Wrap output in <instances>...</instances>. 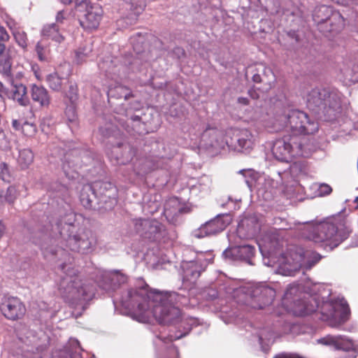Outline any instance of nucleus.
Returning a JSON list of instances; mask_svg holds the SVG:
<instances>
[{
	"label": "nucleus",
	"mask_w": 358,
	"mask_h": 358,
	"mask_svg": "<svg viewBox=\"0 0 358 358\" xmlns=\"http://www.w3.org/2000/svg\"><path fill=\"white\" fill-rule=\"evenodd\" d=\"M76 10L80 13L79 22L86 31L96 30L102 19L103 10L99 5H92L90 0H78Z\"/></svg>",
	"instance_id": "10"
},
{
	"label": "nucleus",
	"mask_w": 358,
	"mask_h": 358,
	"mask_svg": "<svg viewBox=\"0 0 358 358\" xmlns=\"http://www.w3.org/2000/svg\"><path fill=\"white\" fill-rule=\"evenodd\" d=\"M67 238L66 247L73 252L88 254L92 252L96 245V236L92 231L86 228H79L76 230V227L71 222L65 223L60 230V234Z\"/></svg>",
	"instance_id": "5"
},
{
	"label": "nucleus",
	"mask_w": 358,
	"mask_h": 358,
	"mask_svg": "<svg viewBox=\"0 0 358 358\" xmlns=\"http://www.w3.org/2000/svg\"><path fill=\"white\" fill-rule=\"evenodd\" d=\"M7 172L8 171V166L6 164H1V180H8L9 181L8 179L6 178L4 175H5V172Z\"/></svg>",
	"instance_id": "41"
},
{
	"label": "nucleus",
	"mask_w": 358,
	"mask_h": 358,
	"mask_svg": "<svg viewBox=\"0 0 358 358\" xmlns=\"http://www.w3.org/2000/svg\"><path fill=\"white\" fill-rule=\"evenodd\" d=\"M139 117L138 116H136L135 118H134V120H138Z\"/></svg>",
	"instance_id": "54"
},
{
	"label": "nucleus",
	"mask_w": 358,
	"mask_h": 358,
	"mask_svg": "<svg viewBox=\"0 0 358 358\" xmlns=\"http://www.w3.org/2000/svg\"><path fill=\"white\" fill-rule=\"evenodd\" d=\"M300 293V287L297 284H292L289 285L283 296L282 301L284 303H288L289 302L293 301L294 303L297 306H303L302 308H299L298 310H295V313L299 315H308L310 313L315 310V308L313 306L310 307L306 301L299 300L295 299L296 296L299 295Z\"/></svg>",
	"instance_id": "13"
},
{
	"label": "nucleus",
	"mask_w": 358,
	"mask_h": 358,
	"mask_svg": "<svg viewBox=\"0 0 358 358\" xmlns=\"http://www.w3.org/2000/svg\"><path fill=\"white\" fill-rule=\"evenodd\" d=\"M101 185L104 186H106V185H110V183L102 182Z\"/></svg>",
	"instance_id": "53"
},
{
	"label": "nucleus",
	"mask_w": 358,
	"mask_h": 358,
	"mask_svg": "<svg viewBox=\"0 0 358 358\" xmlns=\"http://www.w3.org/2000/svg\"><path fill=\"white\" fill-rule=\"evenodd\" d=\"M113 92H115L114 96H116L117 98L123 97L125 100H128L134 96L130 89L123 85L115 87Z\"/></svg>",
	"instance_id": "29"
},
{
	"label": "nucleus",
	"mask_w": 358,
	"mask_h": 358,
	"mask_svg": "<svg viewBox=\"0 0 358 358\" xmlns=\"http://www.w3.org/2000/svg\"><path fill=\"white\" fill-rule=\"evenodd\" d=\"M349 233L341 220L331 218L319 223H307L304 226L303 236L321 244L325 250H332L348 238Z\"/></svg>",
	"instance_id": "2"
},
{
	"label": "nucleus",
	"mask_w": 358,
	"mask_h": 358,
	"mask_svg": "<svg viewBox=\"0 0 358 358\" xmlns=\"http://www.w3.org/2000/svg\"><path fill=\"white\" fill-rule=\"evenodd\" d=\"M41 34L43 37L59 43L64 41V36L60 31L59 25L56 23L45 24L42 29Z\"/></svg>",
	"instance_id": "23"
},
{
	"label": "nucleus",
	"mask_w": 358,
	"mask_h": 358,
	"mask_svg": "<svg viewBox=\"0 0 358 358\" xmlns=\"http://www.w3.org/2000/svg\"><path fill=\"white\" fill-rule=\"evenodd\" d=\"M153 169H154V166H150L145 164V166L144 168L141 169V170H137V171L135 170V171H136V174L137 176H140V175L145 174V173L150 172Z\"/></svg>",
	"instance_id": "38"
},
{
	"label": "nucleus",
	"mask_w": 358,
	"mask_h": 358,
	"mask_svg": "<svg viewBox=\"0 0 358 358\" xmlns=\"http://www.w3.org/2000/svg\"><path fill=\"white\" fill-rule=\"evenodd\" d=\"M236 141L242 150H250L254 145L252 134L248 129H242L236 135Z\"/></svg>",
	"instance_id": "24"
},
{
	"label": "nucleus",
	"mask_w": 358,
	"mask_h": 358,
	"mask_svg": "<svg viewBox=\"0 0 358 358\" xmlns=\"http://www.w3.org/2000/svg\"><path fill=\"white\" fill-rule=\"evenodd\" d=\"M283 258L282 268L286 272V275H294L302 268L306 270L310 269L320 262L322 256L311 250H304L302 248L293 247L289 249Z\"/></svg>",
	"instance_id": "6"
},
{
	"label": "nucleus",
	"mask_w": 358,
	"mask_h": 358,
	"mask_svg": "<svg viewBox=\"0 0 358 358\" xmlns=\"http://www.w3.org/2000/svg\"><path fill=\"white\" fill-rule=\"evenodd\" d=\"M135 229L145 238L154 240L160 232V226L155 220L139 219L136 220Z\"/></svg>",
	"instance_id": "15"
},
{
	"label": "nucleus",
	"mask_w": 358,
	"mask_h": 358,
	"mask_svg": "<svg viewBox=\"0 0 358 358\" xmlns=\"http://www.w3.org/2000/svg\"><path fill=\"white\" fill-rule=\"evenodd\" d=\"M12 124H13V127L16 129V130H18L20 127V122L16 120H14L12 122Z\"/></svg>",
	"instance_id": "49"
},
{
	"label": "nucleus",
	"mask_w": 358,
	"mask_h": 358,
	"mask_svg": "<svg viewBox=\"0 0 358 358\" xmlns=\"http://www.w3.org/2000/svg\"><path fill=\"white\" fill-rule=\"evenodd\" d=\"M326 306L330 310L327 319L329 320L331 327H338L349 319L350 310L346 301H341L333 304H327Z\"/></svg>",
	"instance_id": "11"
},
{
	"label": "nucleus",
	"mask_w": 358,
	"mask_h": 358,
	"mask_svg": "<svg viewBox=\"0 0 358 358\" xmlns=\"http://www.w3.org/2000/svg\"><path fill=\"white\" fill-rule=\"evenodd\" d=\"M251 296L257 302V304H252V306L255 308L262 309L273 302L275 292L273 288L264 284H258L251 291Z\"/></svg>",
	"instance_id": "12"
},
{
	"label": "nucleus",
	"mask_w": 358,
	"mask_h": 358,
	"mask_svg": "<svg viewBox=\"0 0 358 358\" xmlns=\"http://www.w3.org/2000/svg\"><path fill=\"white\" fill-rule=\"evenodd\" d=\"M78 104H68L65 110V115L69 122H74L77 118L76 107Z\"/></svg>",
	"instance_id": "31"
},
{
	"label": "nucleus",
	"mask_w": 358,
	"mask_h": 358,
	"mask_svg": "<svg viewBox=\"0 0 358 358\" xmlns=\"http://www.w3.org/2000/svg\"><path fill=\"white\" fill-rule=\"evenodd\" d=\"M15 54L14 48H8L6 52L5 45L1 44V61L4 59L2 74L5 78L4 83H1V92L20 106H27L30 103L27 87L14 79L11 69V59Z\"/></svg>",
	"instance_id": "4"
},
{
	"label": "nucleus",
	"mask_w": 358,
	"mask_h": 358,
	"mask_svg": "<svg viewBox=\"0 0 358 358\" xmlns=\"http://www.w3.org/2000/svg\"><path fill=\"white\" fill-rule=\"evenodd\" d=\"M171 203H177V201L176 200H171L169 201L167 203H166L165 205V210H169V206L171 204Z\"/></svg>",
	"instance_id": "50"
},
{
	"label": "nucleus",
	"mask_w": 358,
	"mask_h": 358,
	"mask_svg": "<svg viewBox=\"0 0 358 358\" xmlns=\"http://www.w3.org/2000/svg\"><path fill=\"white\" fill-rule=\"evenodd\" d=\"M32 69L33 71H34V75L36 76V78L38 80H41V75L38 71V67L37 66H32Z\"/></svg>",
	"instance_id": "47"
},
{
	"label": "nucleus",
	"mask_w": 358,
	"mask_h": 358,
	"mask_svg": "<svg viewBox=\"0 0 358 358\" xmlns=\"http://www.w3.org/2000/svg\"><path fill=\"white\" fill-rule=\"evenodd\" d=\"M173 352V355H174V356L177 357V353H178V352H177V351H176V350H173V352Z\"/></svg>",
	"instance_id": "52"
},
{
	"label": "nucleus",
	"mask_w": 358,
	"mask_h": 358,
	"mask_svg": "<svg viewBox=\"0 0 358 358\" xmlns=\"http://www.w3.org/2000/svg\"><path fill=\"white\" fill-rule=\"evenodd\" d=\"M61 270L65 273L59 283V293L65 300L71 301L87 295V290L78 275L77 270L66 264L61 265Z\"/></svg>",
	"instance_id": "7"
},
{
	"label": "nucleus",
	"mask_w": 358,
	"mask_h": 358,
	"mask_svg": "<svg viewBox=\"0 0 358 358\" xmlns=\"http://www.w3.org/2000/svg\"><path fill=\"white\" fill-rule=\"evenodd\" d=\"M9 39V35L6 30L1 27V41H6Z\"/></svg>",
	"instance_id": "45"
},
{
	"label": "nucleus",
	"mask_w": 358,
	"mask_h": 358,
	"mask_svg": "<svg viewBox=\"0 0 358 358\" xmlns=\"http://www.w3.org/2000/svg\"><path fill=\"white\" fill-rule=\"evenodd\" d=\"M287 124L298 134L313 135L319 130V123L314 117L299 110H290L285 115Z\"/></svg>",
	"instance_id": "9"
},
{
	"label": "nucleus",
	"mask_w": 358,
	"mask_h": 358,
	"mask_svg": "<svg viewBox=\"0 0 358 358\" xmlns=\"http://www.w3.org/2000/svg\"><path fill=\"white\" fill-rule=\"evenodd\" d=\"M248 94L253 99H257L259 98V94H257V92L254 89H250L248 91Z\"/></svg>",
	"instance_id": "44"
},
{
	"label": "nucleus",
	"mask_w": 358,
	"mask_h": 358,
	"mask_svg": "<svg viewBox=\"0 0 358 358\" xmlns=\"http://www.w3.org/2000/svg\"><path fill=\"white\" fill-rule=\"evenodd\" d=\"M341 96L335 90L315 88L307 94V106L325 121H333L341 113Z\"/></svg>",
	"instance_id": "3"
},
{
	"label": "nucleus",
	"mask_w": 358,
	"mask_h": 358,
	"mask_svg": "<svg viewBox=\"0 0 358 358\" xmlns=\"http://www.w3.org/2000/svg\"><path fill=\"white\" fill-rule=\"evenodd\" d=\"M34 158V153L30 149H23L19 152L17 162L22 169H26L33 163Z\"/></svg>",
	"instance_id": "26"
},
{
	"label": "nucleus",
	"mask_w": 358,
	"mask_h": 358,
	"mask_svg": "<svg viewBox=\"0 0 358 358\" xmlns=\"http://www.w3.org/2000/svg\"><path fill=\"white\" fill-rule=\"evenodd\" d=\"M48 86L55 91H60L63 85V79L57 73L50 74L46 79Z\"/></svg>",
	"instance_id": "27"
},
{
	"label": "nucleus",
	"mask_w": 358,
	"mask_h": 358,
	"mask_svg": "<svg viewBox=\"0 0 358 358\" xmlns=\"http://www.w3.org/2000/svg\"><path fill=\"white\" fill-rule=\"evenodd\" d=\"M1 18L3 19L6 25L10 29L12 33L20 28L17 25V23L13 19L10 17L7 14H5L4 15L1 14Z\"/></svg>",
	"instance_id": "32"
},
{
	"label": "nucleus",
	"mask_w": 358,
	"mask_h": 358,
	"mask_svg": "<svg viewBox=\"0 0 358 358\" xmlns=\"http://www.w3.org/2000/svg\"><path fill=\"white\" fill-rule=\"evenodd\" d=\"M238 103L243 106H248L250 103V101L246 97H239L238 98Z\"/></svg>",
	"instance_id": "43"
},
{
	"label": "nucleus",
	"mask_w": 358,
	"mask_h": 358,
	"mask_svg": "<svg viewBox=\"0 0 358 358\" xmlns=\"http://www.w3.org/2000/svg\"><path fill=\"white\" fill-rule=\"evenodd\" d=\"M66 96L69 101L70 103L78 104V88L75 83L70 82L69 90L66 92Z\"/></svg>",
	"instance_id": "28"
},
{
	"label": "nucleus",
	"mask_w": 358,
	"mask_h": 358,
	"mask_svg": "<svg viewBox=\"0 0 358 358\" xmlns=\"http://www.w3.org/2000/svg\"><path fill=\"white\" fill-rule=\"evenodd\" d=\"M195 264L193 263V262H191L189 266V268L186 269L185 271V273H186V275H189V273H190V275L192 276V277H199L200 275V273L196 270H194V267H195Z\"/></svg>",
	"instance_id": "37"
},
{
	"label": "nucleus",
	"mask_w": 358,
	"mask_h": 358,
	"mask_svg": "<svg viewBox=\"0 0 358 358\" xmlns=\"http://www.w3.org/2000/svg\"><path fill=\"white\" fill-rule=\"evenodd\" d=\"M135 155V149L129 145L118 144L113 148L110 157L117 164H126L132 160Z\"/></svg>",
	"instance_id": "16"
},
{
	"label": "nucleus",
	"mask_w": 358,
	"mask_h": 358,
	"mask_svg": "<svg viewBox=\"0 0 358 358\" xmlns=\"http://www.w3.org/2000/svg\"><path fill=\"white\" fill-rule=\"evenodd\" d=\"M354 202L357 204V206H355V209H358V196L355 198Z\"/></svg>",
	"instance_id": "51"
},
{
	"label": "nucleus",
	"mask_w": 358,
	"mask_h": 358,
	"mask_svg": "<svg viewBox=\"0 0 358 358\" xmlns=\"http://www.w3.org/2000/svg\"><path fill=\"white\" fill-rule=\"evenodd\" d=\"M18 193L15 187L10 186L7 189V192L5 196L6 200L9 203H13L17 198Z\"/></svg>",
	"instance_id": "33"
},
{
	"label": "nucleus",
	"mask_w": 358,
	"mask_h": 358,
	"mask_svg": "<svg viewBox=\"0 0 358 358\" xmlns=\"http://www.w3.org/2000/svg\"><path fill=\"white\" fill-rule=\"evenodd\" d=\"M95 199L96 194L92 185L86 184L83 185L80 194L81 204L86 209H92Z\"/></svg>",
	"instance_id": "22"
},
{
	"label": "nucleus",
	"mask_w": 358,
	"mask_h": 358,
	"mask_svg": "<svg viewBox=\"0 0 358 358\" xmlns=\"http://www.w3.org/2000/svg\"><path fill=\"white\" fill-rule=\"evenodd\" d=\"M318 192L321 196H327L331 193L332 188L330 185L323 183L320 185Z\"/></svg>",
	"instance_id": "36"
},
{
	"label": "nucleus",
	"mask_w": 358,
	"mask_h": 358,
	"mask_svg": "<svg viewBox=\"0 0 358 358\" xmlns=\"http://www.w3.org/2000/svg\"><path fill=\"white\" fill-rule=\"evenodd\" d=\"M229 224V222L226 220L224 216H217L203 224L201 227L200 231L205 236L214 235L225 229Z\"/></svg>",
	"instance_id": "17"
},
{
	"label": "nucleus",
	"mask_w": 358,
	"mask_h": 358,
	"mask_svg": "<svg viewBox=\"0 0 358 358\" xmlns=\"http://www.w3.org/2000/svg\"><path fill=\"white\" fill-rule=\"evenodd\" d=\"M343 25L344 20L341 15L338 13H334L319 29L326 35L328 34L334 35L341 31Z\"/></svg>",
	"instance_id": "19"
},
{
	"label": "nucleus",
	"mask_w": 358,
	"mask_h": 358,
	"mask_svg": "<svg viewBox=\"0 0 358 358\" xmlns=\"http://www.w3.org/2000/svg\"><path fill=\"white\" fill-rule=\"evenodd\" d=\"M239 250L242 252H247V253L252 254L253 252V251L255 250V248L252 246L245 245L241 246L239 248Z\"/></svg>",
	"instance_id": "39"
},
{
	"label": "nucleus",
	"mask_w": 358,
	"mask_h": 358,
	"mask_svg": "<svg viewBox=\"0 0 358 358\" xmlns=\"http://www.w3.org/2000/svg\"><path fill=\"white\" fill-rule=\"evenodd\" d=\"M12 34L17 43L22 48H26L27 46V36L26 33L19 28Z\"/></svg>",
	"instance_id": "30"
},
{
	"label": "nucleus",
	"mask_w": 358,
	"mask_h": 358,
	"mask_svg": "<svg viewBox=\"0 0 358 358\" xmlns=\"http://www.w3.org/2000/svg\"><path fill=\"white\" fill-rule=\"evenodd\" d=\"M273 152L280 161H287L292 157H307L308 155L301 142V138L297 135H286L276 141Z\"/></svg>",
	"instance_id": "8"
},
{
	"label": "nucleus",
	"mask_w": 358,
	"mask_h": 358,
	"mask_svg": "<svg viewBox=\"0 0 358 358\" xmlns=\"http://www.w3.org/2000/svg\"><path fill=\"white\" fill-rule=\"evenodd\" d=\"M148 162V160L146 159V160L145 161V164H147Z\"/></svg>",
	"instance_id": "55"
},
{
	"label": "nucleus",
	"mask_w": 358,
	"mask_h": 358,
	"mask_svg": "<svg viewBox=\"0 0 358 358\" xmlns=\"http://www.w3.org/2000/svg\"><path fill=\"white\" fill-rule=\"evenodd\" d=\"M128 308L141 322H149L152 317L163 324H175L180 320V310L173 306L170 296L152 289L148 285L128 292Z\"/></svg>",
	"instance_id": "1"
},
{
	"label": "nucleus",
	"mask_w": 358,
	"mask_h": 358,
	"mask_svg": "<svg viewBox=\"0 0 358 358\" xmlns=\"http://www.w3.org/2000/svg\"><path fill=\"white\" fill-rule=\"evenodd\" d=\"M262 75V82L265 90L271 89L275 82V76L273 70L268 66H263L260 71Z\"/></svg>",
	"instance_id": "25"
},
{
	"label": "nucleus",
	"mask_w": 358,
	"mask_h": 358,
	"mask_svg": "<svg viewBox=\"0 0 358 358\" xmlns=\"http://www.w3.org/2000/svg\"><path fill=\"white\" fill-rule=\"evenodd\" d=\"M1 313L8 320H17L22 318L26 313L23 303L17 297H10L5 300Z\"/></svg>",
	"instance_id": "14"
},
{
	"label": "nucleus",
	"mask_w": 358,
	"mask_h": 358,
	"mask_svg": "<svg viewBox=\"0 0 358 358\" xmlns=\"http://www.w3.org/2000/svg\"><path fill=\"white\" fill-rule=\"evenodd\" d=\"M185 334H180L178 336H172V335H170L169 336V340L170 341H175V340H177V339H179L180 338H182V336H184Z\"/></svg>",
	"instance_id": "48"
},
{
	"label": "nucleus",
	"mask_w": 358,
	"mask_h": 358,
	"mask_svg": "<svg viewBox=\"0 0 358 358\" xmlns=\"http://www.w3.org/2000/svg\"><path fill=\"white\" fill-rule=\"evenodd\" d=\"M22 132L26 136L31 135V134H34V132L36 131L35 126L32 124L28 123L27 122H25L22 124Z\"/></svg>",
	"instance_id": "35"
},
{
	"label": "nucleus",
	"mask_w": 358,
	"mask_h": 358,
	"mask_svg": "<svg viewBox=\"0 0 358 358\" xmlns=\"http://www.w3.org/2000/svg\"><path fill=\"white\" fill-rule=\"evenodd\" d=\"M334 13L335 12L333 11L331 7L321 5L315 8L313 14V18L320 28L322 25H324V24L326 23Z\"/></svg>",
	"instance_id": "21"
},
{
	"label": "nucleus",
	"mask_w": 358,
	"mask_h": 358,
	"mask_svg": "<svg viewBox=\"0 0 358 358\" xmlns=\"http://www.w3.org/2000/svg\"><path fill=\"white\" fill-rule=\"evenodd\" d=\"M36 52L39 60L44 61L46 59V48L41 42L37 43L36 45Z\"/></svg>",
	"instance_id": "34"
},
{
	"label": "nucleus",
	"mask_w": 358,
	"mask_h": 358,
	"mask_svg": "<svg viewBox=\"0 0 358 358\" xmlns=\"http://www.w3.org/2000/svg\"><path fill=\"white\" fill-rule=\"evenodd\" d=\"M64 19V12L63 11H59L56 16V24L62 23L63 20Z\"/></svg>",
	"instance_id": "42"
},
{
	"label": "nucleus",
	"mask_w": 358,
	"mask_h": 358,
	"mask_svg": "<svg viewBox=\"0 0 358 358\" xmlns=\"http://www.w3.org/2000/svg\"><path fill=\"white\" fill-rule=\"evenodd\" d=\"M318 342L326 345H332L336 350L348 351L353 345L352 341L343 336H331L328 335L320 338Z\"/></svg>",
	"instance_id": "18"
},
{
	"label": "nucleus",
	"mask_w": 358,
	"mask_h": 358,
	"mask_svg": "<svg viewBox=\"0 0 358 358\" xmlns=\"http://www.w3.org/2000/svg\"><path fill=\"white\" fill-rule=\"evenodd\" d=\"M31 97L34 102H37L41 107H48L50 103V96L48 90L43 86L35 84L31 87Z\"/></svg>",
	"instance_id": "20"
},
{
	"label": "nucleus",
	"mask_w": 358,
	"mask_h": 358,
	"mask_svg": "<svg viewBox=\"0 0 358 358\" xmlns=\"http://www.w3.org/2000/svg\"><path fill=\"white\" fill-rule=\"evenodd\" d=\"M57 252L54 251L52 250H48V248L44 249L43 254L45 257H48L49 255H56Z\"/></svg>",
	"instance_id": "46"
},
{
	"label": "nucleus",
	"mask_w": 358,
	"mask_h": 358,
	"mask_svg": "<svg viewBox=\"0 0 358 358\" xmlns=\"http://www.w3.org/2000/svg\"><path fill=\"white\" fill-rule=\"evenodd\" d=\"M262 75H261V72L259 70H258V72L255 73L253 76H252V80L254 83H262Z\"/></svg>",
	"instance_id": "40"
},
{
	"label": "nucleus",
	"mask_w": 358,
	"mask_h": 358,
	"mask_svg": "<svg viewBox=\"0 0 358 358\" xmlns=\"http://www.w3.org/2000/svg\"><path fill=\"white\" fill-rule=\"evenodd\" d=\"M176 358H177V357H176Z\"/></svg>",
	"instance_id": "56"
}]
</instances>
